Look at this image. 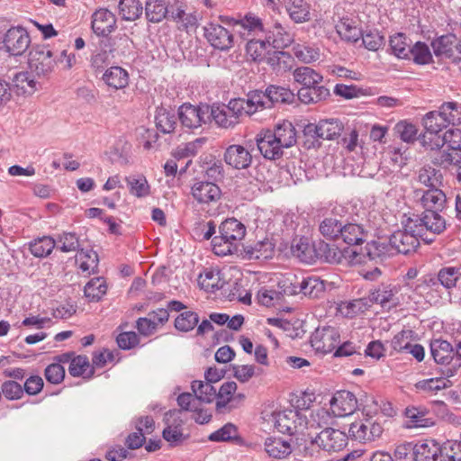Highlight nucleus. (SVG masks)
<instances>
[{
	"instance_id": "nucleus-36",
	"label": "nucleus",
	"mask_w": 461,
	"mask_h": 461,
	"mask_svg": "<svg viewBox=\"0 0 461 461\" xmlns=\"http://www.w3.org/2000/svg\"><path fill=\"white\" fill-rule=\"evenodd\" d=\"M336 31L341 39L347 41L355 42L362 35V32L357 26L356 22L348 17H343L336 24Z\"/></svg>"
},
{
	"instance_id": "nucleus-11",
	"label": "nucleus",
	"mask_w": 461,
	"mask_h": 461,
	"mask_svg": "<svg viewBox=\"0 0 461 461\" xmlns=\"http://www.w3.org/2000/svg\"><path fill=\"white\" fill-rule=\"evenodd\" d=\"M343 131V124L339 119L321 120L318 123H309L304 127L306 137L314 140H334Z\"/></svg>"
},
{
	"instance_id": "nucleus-52",
	"label": "nucleus",
	"mask_w": 461,
	"mask_h": 461,
	"mask_svg": "<svg viewBox=\"0 0 461 461\" xmlns=\"http://www.w3.org/2000/svg\"><path fill=\"white\" fill-rule=\"evenodd\" d=\"M130 193L137 197L147 196L149 194V185L143 176H131L125 178Z\"/></svg>"
},
{
	"instance_id": "nucleus-42",
	"label": "nucleus",
	"mask_w": 461,
	"mask_h": 461,
	"mask_svg": "<svg viewBox=\"0 0 461 461\" xmlns=\"http://www.w3.org/2000/svg\"><path fill=\"white\" fill-rule=\"evenodd\" d=\"M198 284L206 292L214 293L223 287L224 281L221 279L220 271L206 270L199 276Z\"/></svg>"
},
{
	"instance_id": "nucleus-13",
	"label": "nucleus",
	"mask_w": 461,
	"mask_h": 461,
	"mask_svg": "<svg viewBox=\"0 0 461 461\" xmlns=\"http://www.w3.org/2000/svg\"><path fill=\"white\" fill-rule=\"evenodd\" d=\"M339 333L331 326L317 328L311 336L312 347L320 353L331 352L339 343Z\"/></svg>"
},
{
	"instance_id": "nucleus-24",
	"label": "nucleus",
	"mask_w": 461,
	"mask_h": 461,
	"mask_svg": "<svg viewBox=\"0 0 461 461\" xmlns=\"http://www.w3.org/2000/svg\"><path fill=\"white\" fill-rule=\"evenodd\" d=\"M285 8L296 23H303L311 20V5L305 0H285Z\"/></svg>"
},
{
	"instance_id": "nucleus-15",
	"label": "nucleus",
	"mask_w": 461,
	"mask_h": 461,
	"mask_svg": "<svg viewBox=\"0 0 461 461\" xmlns=\"http://www.w3.org/2000/svg\"><path fill=\"white\" fill-rule=\"evenodd\" d=\"M288 281V278L284 281L285 288L283 292L286 295H293L302 293L304 295L315 298L320 296V294H322L325 290L323 281L317 276H309L303 278L300 282H290V285L286 286L285 284Z\"/></svg>"
},
{
	"instance_id": "nucleus-5",
	"label": "nucleus",
	"mask_w": 461,
	"mask_h": 461,
	"mask_svg": "<svg viewBox=\"0 0 461 461\" xmlns=\"http://www.w3.org/2000/svg\"><path fill=\"white\" fill-rule=\"evenodd\" d=\"M248 104L255 113L265 109H270L277 103H292L294 94L285 87L269 86L265 91L256 90L247 95Z\"/></svg>"
},
{
	"instance_id": "nucleus-10",
	"label": "nucleus",
	"mask_w": 461,
	"mask_h": 461,
	"mask_svg": "<svg viewBox=\"0 0 461 461\" xmlns=\"http://www.w3.org/2000/svg\"><path fill=\"white\" fill-rule=\"evenodd\" d=\"M402 229L394 231L390 237V245L395 249L398 253L404 255L411 254L416 251L420 245V234L410 230L409 221L406 219L402 221Z\"/></svg>"
},
{
	"instance_id": "nucleus-14",
	"label": "nucleus",
	"mask_w": 461,
	"mask_h": 461,
	"mask_svg": "<svg viewBox=\"0 0 461 461\" xmlns=\"http://www.w3.org/2000/svg\"><path fill=\"white\" fill-rule=\"evenodd\" d=\"M208 105L194 106L184 104L180 106L178 116L182 125L188 129H197L209 120Z\"/></svg>"
},
{
	"instance_id": "nucleus-60",
	"label": "nucleus",
	"mask_w": 461,
	"mask_h": 461,
	"mask_svg": "<svg viewBox=\"0 0 461 461\" xmlns=\"http://www.w3.org/2000/svg\"><path fill=\"white\" fill-rule=\"evenodd\" d=\"M451 385L450 381L443 377L425 379L416 384V388L425 392H437L448 388Z\"/></svg>"
},
{
	"instance_id": "nucleus-8",
	"label": "nucleus",
	"mask_w": 461,
	"mask_h": 461,
	"mask_svg": "<svg viewBox=\"0 0 461 461\" xmlns=\"http://www.w3.org/2000/svg\"><path fill=\"white\" fill-rule=\"evenodd\" d=\"M29 68L39 77L49 76L57 64L52 51L47 46H35L29 53Z\"/></svg>"
},
{
	"instance_id": "nucleus-64",
	"label": "nucleus",
	"mask_w": 461,
	"mask_h": 461,
	"mask_svg": "<svg viewBox=\"0 0 461 461\" xmlns=\"http://www.w3.org/2000/svg\"><path fill=\"white\" fill-rule=\"evenodd\" d=\"M237 390V384L235 382H226L224 383L218 393H216V397L218 401L216 402L217 408L225 407L228 402L230 401L232 394Z\"/></svg>"
},
{
	"instance_id": "nucleus-63",
	"label": "nucleus",
	"mask_w": 461,
	"mask_h": 461,
	"mask_svg": "<svg viewBox=\"0 0 461 461\" xmlns=\"http://www.w3.org/2000/svg\"><path fill=\"white\" fill-rule=\"evenodd\" d=\"M162 434L164 439L173 447L180 445L186 438L181 431L180 424H168Z\"/></svg>"
},
{
	"instance_id": "nucleus-7",
	"label": "nucleus",
	"mask_w": 461,
	"mask_h": 461,
	"mask_svg": "<svg viewBox=\"0 0 461 461\" xmlns=\"http://www.w3.org/2000/svg\"><path fill=\"white\" fill-rule=\"evenodd\" d=\"M410 230H414L420 237L429 231L433 234H440L446 229L444 218L437 211H424L421 215H413L407 218Z\"/></svg>"
},
{
	"instance_id": "nucleus-17",
	"label": "nucleus",
	"mask_w": 461,
	"mask_h": 461,
	"mask_svg": "<svg viewBox=\"0 0 461 461\" xmlns=\"http://www.w3.org/2000/svg\"><path fill=\"white\" fill-rule=\"evenodd\" d=\"M203 35L214 49L227 50L233 46V35L221 24L207 23L203 27Z\"/></svg>"
},
{
	"instance_id": "nucleus-43",
	"label": "nucleus",
	"mask_w": 461,
	"mask_h": 461,
	"mask_svg": "<svg viewBox=\"0 0 461 461\" xmlns=\"http://www.w3.org/2000/svg\"><path fill=\"white\" fill-rule=\"evenodd\" d=\"M191 387L196 400L202 402L210 403L216 397V389L210 382L194 380L193 381Z\"/></svg>"
},
{
	"instance_id": "nucleus-27",
	"label": "nucleus",
	"mask_w": 461,
	"mask_h": 461,
	"mask_svg": "<svg viewBox=\"0 0 461 461\" xmlns=\"http://www.w3.org/2000/svg\"><path fill=\"white\" fill-rule=\"evenodd\" d=\"M430 352L435 362L440 365L449 364L455 355L452 345L443 339L432 340L430 343Z\"/></svg>"
},
{
	"instance_id": "nucleus-2",
	"label": "nucleus",
	"mask_w": 461,
	"mask_h": 461,
	"mask_svg": "<svg viewBox=\"0 0 461 461\" xmlns=\"http://www.w3.org/2000/svg\"><path fill=\"white\" fill-rule=\"evenodd\" d=\"M219 236L212 240V250L218 256H227L237 250L246 234V227L235 218L225 220L219 226Z\"/></svg>"
},
{
	"instance_id": "nucleus-19",
	"label": "nucleus",
	"mask_w": 461,
	"mask_h": 461,
	"mask_svg": "<svg viewBox=\"0 0 461 461\" xmlns=\"http://www.w3.org/2000/svg\"><path fill=\"white\" fill-rule=\"evenodd\" d=\"M330 408L334 416L343 417L354 413L358 408V402L354 393L343 390L331 398Z\"/></svg>"
},
{
	"instance_id": "nucleus-20",
	"label": "nucleus",
	"mask_w": 461,
	"mask_h": 461,
	"mask_svg": "<svg viewBox=\"0 0 461 461\" xmlns=\"http://www.w3.org/2000/svg\"><path fill=\"white\" fill-rule=\"evenodd\" d=\"M116 16L106 8L96 10L92 15V29L98 36H108L116 28Z\"/></svg>"
},
{
	"instance_id": "nucleus-23",
	"label": "nucleus",
	"mask_w": 461,
	"mask_h": 461,
	"mask_svg": "<svg viewBox=\"0 0 461 461\" xmlns=\"http://www.w3.org/2000/svg\"><path fill=\"white\" fill-rule=\"evenodd\" d=\"M460 273L458 268L453 267H443L439 270L437 278L431 276H426L424 277L422 284L418 285V287L422 288L424 286H433L438 285L439 282L444 287L449 289L456 285Z\"/></svg>"
},
{
	"instance_id": "nucleus-39",
	"label": "nucleus",
	"mask_w": 461,
	"mask_h": 461,
	"mask_svg": "<svg viewBox=\"0 0 461 461\" xmlns=\"http://www.w3.org/2000/svg\"><path fill=\"white\" fill-rule=\"evenodd\" d=\"M405 416L411 422V426L415 428H429L435 423L432 418L428 417V411L426 409L407 408L405 410Z\"/></svg>"
},
{
	"instance_id": "nucleus-50",
	"label": "nucleus",
	"mask_w": 461,
	"mask_h": 461,
	"mask_svg": "<svg viewBox=\"0 0 461 461\" xmlns=\"http://www.w3.org/2000/svg\"><path fill=\"white\" fill-rule=\"evenodd\" d=\"M76 260L79 262L80 269L87 274L94 272L98 266V256L93 250L80 249L76 256Z\"/></svg>"
},
{
	"instance_id": "nucleus-59",
	"label": "nucleus",
	"mask_w": 461,
	"mask_h": 461,
	"mask_svg": "<svg viewBox=\"0 0 461 461\" xmlns=\"http://www.w3.org/2000/svg\"><path fill=\"white\" fill-rule=\"evenodd\" d=\"M56 244L62 252H74L78 250L79 240L73 232H64L58 237Z\"/></svg>"
},
{
	"instance_id": "nucleus-40",
	"label": "nucleus",
	"mask_w": 461,
	"mask_h": 461,
	"mask_svg": "<svg viewBox=\"0 0 461 461\" xmlns=\"http://www.w3.org/2000/svg\"><path fill=\"white\" fill-rule=\"evenodd\" d=\"M413 453L416 461H436L440 448L434 441H426L420 445H415Z\"/></svg>"
},
{
	"instance_id": "nucleus-22",
	"label": "nucleus",
	"mask_w": 461,
	"mask_h": 461,
	"mask_svg": "<svg viewBox=\"0 0 461 461\" xmlns=\"http://www.w3.org/2000/svg\"><path fill=\"white\" fill-rule=\"evenodd\" d=\"M193 197L199 203L217 202L221 195L220 187L212 182L199 181L194 184L191 189Z\"/></svg>"
},
{
	"instance_id": "nucleus-37",
	"label": "nucleus",
	"mask_w": 461,
	"mask_h": 461,
	"mask_svg": "<svg viewBox=\"0 0 461 461\" xmlns=\"http://www.w3.org/2000/svg\"><path fill=\"white\" fill-rule=\"evenodd\" d=\"M422 123L427 131L437 134L448 126L446 117L442 114L441 107L438 111H431L425 114Z\"/></svg>"
},
{
	"instance_id": "nucleus-33",
	"label": "nucleus",
	"mask_w": 461,
	"mask_h": 461,
	"mask_svg": "<svg viewBox=\"0 0 461 461\" xmlns=\"http://www.w3.org/2000/svg\"><path fill=\"white\" fill-rule=\"evenodd\" d=\"M305 412L306 426L305 429H319L330 424L332 416L330 411L324 408H317L315 410H303Z\"/></svg>"
},
{
	"instance_id": "nucleus-6",
	"label": "nucleus",
	"mask_w": 461,
	"mask_h": 461,
	"mask_svg": "<svg viewBox=\"0 0 461 461\" xmlns=\"http://www.w3.org/2000/svg\"><path fill=\"white\" fill-rule=\"evenodd\" d=\"M305 420V412L292 409L276 411L270 418V422L277 431L289 435L303 434L306 426Z\"/></svg>"
},
{
	"instance_id": "nucleus-26",
	"label": "nucleus",
	"mask_w": 461,
	"mask_h": 461,
	"mask_svg": "<svg viewBox=\"0 0 461 461\" xmlns=\"http://www.w3.org/2000/svg\"><path fill=\"white\" fill-rule=\"evenodd\" d=\"M271 133L283 149L291 148L296 143V131L290 122L277 124Z\"/></svg>"
},
{
	"instance_id": "nucleus-32",
	"label": "nucleus",
	"mask_w": 461,
	"mask_h": 461,
	"mask_svg": "<svg viewBox=\"0 0 461 461\" xmlns=\"http://www.w3.org/2000/svg\"><path fill=\"white\" fill-rule=\"evenodd\" d=\"M354 256L353 260L356 263L362 264L367 261H375L384 254V248L378 242H370L365 248H361L359 251L352 250Z\"/></svg>"
},
{
	"instance_id": "nucleus-28",
	"label": "nucleus",
	"mask_w": 461,
	"mask_h": 461,
	"mask_svg": "<svg viewBox=\"0 0 461 461\" xmlns=\"http://www.w3.org/2000/svg\"><path fill=\"white\" fill-rule=\"evenodd\" d=\"M102 79L109 87L115 90L122 89L129 84L128 72L118 66L108 68L104 73Z\"/></svg>"
},
{
	"instance_id": "nucleus-4",
	"label": "nucleus",
	"mask_w": 461,
	"mask_h": 461,
	"mask_svg": "<svg viewBox=\"0 0 461 461\" xmlns=\"http://www.w3.org/2000/svg\"><path fill=\"white\" fill-rule=\"evenodd\" d=\"M291 251L304 263H311L315 256L324 258L329 262H337L340 258L339 251L335 246L320 242L318 249H315L309 239L304 237L293 240Z\"/></svg>"
},
{
	"instance_id": "nucleus-35",
	"label": "nucleus",
	"mask_w": 461,
	"mask_h": 461,
	"mask_svg": "<svg viewBox=\"0 0 461 461\" xmlns=\"http://www.w3.org/2000/svg\"><path fill=\"white\" fill-rule=\"evenodd\" d=\"M265 451L270 457L285 458L292 453L290 443L279 438H268L265 441Z\"/></svg>"
},
{
	"instance_id": "nucleus-21",
	"label": "nucleus",
	"mask_w": 461,
	"mask_h": 461,
	"mask_svg": "<svg viewBox=\"0 0 461 461\" xmlns=\"http://www.w3.org/2000/svg\"><path fill=\"white\" fill-rule=\"evenodd\" d=\"M257 146L265 158L278 159L283 156L284 149L277 143L270 130L261 131L257 136Z\"/></svg>"
},
{
	"instance_id": "nucleus-62",
	"label": "nucleus",
	"mask_w": 461,
	"mask_h": 461,
	"mask_svg": "<svg viewBox=\"0 0 461 461\" xmlns=\"http://www.w3.org/2000/svg\"><path fill=\"white\" fill-rule=\"evenodd\" d=\"M294 55L304 63L316 61L320 58V50L310 45H298L294 48Z\"/></svg>"
},
{
	"instance_id": "nucleus-38",
	"label": "nucleus",
	"mask_w": 461,
	"mask_h": 461,
	"mask_svg": "<svg viewBox=\"0 0 461 461\" xmlns=\"http://www.w3.org/2000/svg\"><path fill=\"white\" fill-rule=\"evenodd\" d=\"M118 11L125 21H136L142 14L143 7L139 0H120Z\"/></svg>"
},
{
	"instance_id": "nucleus-18",
	"label": "nucleus",
	"mask_w": 461,
	"mask_h": 461,
	"mask_svg": "<svg viewBox=\"0 0 461 461\" xmlns=\"http://www.w3.org/2000/svg\"><path fill=\"white\" fill-rule=\"evenodd\" d=\"M225 163L234 169L241 170L250 167L252 155L249 149L242 145H230L223 155Z\"/></svg>"
},
{
	"instance_id": "nucleus-54",
	"label": "nucleus",
	"mask_w": 461,
	"mask_h": 461,
	"mask_svg": "<svg viewBox=\"0 0 461 461\" xmlns=\"http://www.w3.org/2000/svg\"><path fill=\"white\" fill-rule=\"evenodd\" d=\"M199 317L194 312H184L180 313L175 320V327L176 330L187 332L192 330L198 323Z\"/></svg>"
},
{
	"instance_id": "nucleus-57",
	"label": "nucleus",
	"mask_w": 461,
	"mask_h": 461,
	"mask_svg": "<svg viewBox=\"0 0 461 461\" xmlns=\"http://www.w3.org/2000/svg\"><path fill=\"white\" fill-rule=\"evenodd\" d=\"M194 399L193 394L190 393H181L177 397V403L181 407V410H173L168 411L166 414L167 420L169 422L170 419L178 418V415L182 412V411H196L197 408L193 404Z\"/></svg>"
},
{
	"instance_id": "nucleus-12",
	"label": "nucleus",
	"mask_w": 461,
	"mask_h": 461,
	"mask_svg": "<svg viewBox=\"0 0 461 461\" xmlns=\"http://www.w3.org/2000/svg\"><path fill=\"white\" fill-rule=\"evenodd\" d=\"M311 443L327 452H339L347 446L348 437L339 429L325 428L316 437L312 438Z\"/></svg>"
},
{
	"instance_id": "nucleus-16",
	"label": "nucleus",
	"mask_w": 461,
	"mask_h": 461,
	"mask_svg": "<svg viewBox=\"0 0 461 461\" xmlns=\"http://www.w3.org/2000/svg\"><path fill=\"white\" fill-rule=\"evenodd\" d=\"M4 48L13 56L23 55L30 46L29 33L23 27L10 28L4 38Z\"/></svg>"
},
{
	"instance_id": "nucleus-31",
	"label": "nucleus",
	"mask_w": 461,
	"mask_h": 461,
	"mask_svg": "<svg viewBox=\"0 0 461 461\" xmlns=\"http://www.w3.org/2000/svg\"><path fill=\"white\" fill-rule=\"evenodd\" d=\"M342 229L339 238L349 245H357L363 242L369 231V230L366 229L363 225L357 223L344 222Z\"/></svg>"
},
{
	"instance_id": "nucleus-49",
	"label": "nucleus",
	"mask_w": 461,
	"mask_h": 461,
	"mask_svg": "<svg viewBox=\"0 0 461 461\" xmlns=\"http://www.w3.org/2000/svg\"><path fill=\"white\" fill-rule=\"evenodd\" d=\"M155 121L158 130L163 133H170L174 131L176 125V115L163 108L158 110Z\"/></svg>"
},
{
	"instance_id": "nucleus-41",
	"label": "nucleus",
	"mask_w": 461,
	"mask_h": 461,
	"mask_svg": "<svg viewBox=\"0 0 461 461\" xmlns=\"http://www.w3.org/2000/svg\"><path fill=\"white\" fill-rule=\"evenodd\" d=\"M294 80L303 85V87H310L319 85L323 77L309 67H301L294 71Z\"/></svg>"
},
{
	"instance_id": "nucleus-29",
	"label": "nucleus",
	"mask_w": 461,
	"mask_h": 461,
	"mask_svg": "<svg viewBox=\"0 0 461 461\" xmlns=\"http://www.w3.org/2000/svg\"><path fill=\"white\" fill-rule=\"evenodd\" d=\"M297 95L302 103L311 104L326 100L330 95V93L329 88L314 85L310 87H302L298 90Z\"/></svg>"
},
{
	"instance_id": "nucleus-46",
	"label": "nucleus",
	"mask_w": 461,
	"mask_h": 461,
	"mask_svg": "<svg viewBox=\"0 0 461 461\" xmlns=\"http://www.w3.org/2000/svg\"><path fill=\"white\" fill-rule=\"evenodd\" d=\"M13 82L19 94L32 95L37 90L38 83L28 72L16 73Z\"/></svg>"
},
{
	"instance_id": "nucleus-61",
	"label": "nucleus",
	"mask_w": 461,
	"mask_h": 461,
	"mask_svg": "<svg viewBox=\"0 0 461 461\" xmlns=\"http://www.w3.org/2000/svg\"><path fill=\"white\" fill-rule=\"evenodd\" d=\"M394 130L401 140L405 142H413L417 139L418 129L411 122L401 121L395 125Z\"/></svg>"
},
{
	"instance_id": "nucleus-58",
	"label": "nucleus",
	"mask_w": 461,
	"mask_h": 461,
	"mask_svg": "<svg viewBox=\"0 0 461 461\" xmlns=\"http://www.w3.org/2000/svg\"><path fill=\"white\" fill-rule=\"evenodd\" d=\"M442 114L449 124H461V104L447 102L441 104Z\"/></svg>"
},
{
	"instance_id": "nucleus-45",
	"label": "nucleus",
	"mask_w": 461,
	"mask_h": 461,
	"mask_svg": "<svg viewBox=\"0 0 461 461\" xmlns=\"http://www.w3.org/2000/svg\"><path fill=\"white\" fill-rule=\"evenodd\" d=\"M107 291L105 280L103 277L91 279L84 288L85 296L90 301H99Z\"/></svg>"
},
{
	"instance_id": "nucleus-55",
	"label": "nucleus",
	"mask_w": 461,
	"mask_h": 461,
	"mask_svg": "<svg viewBox=\"0 0 461 461\" xmlns=\"http://www.w3.org/2000/svg\"><path fill=\"white\" fill-rule=\"evenodd\" d=\"M395 294L396 291L393 288L381 285L377 289L370 292L369 302L372 303H379L384 306L388 303L393 302Z\"/></svg>"
},
{
	"instance_id": "nucleus-44",
	"label": "nucleus",
	"mask_w": 461,
	"mask_h": 461,
	"mask_svg": "<svg viewBox=\"0 0 461 461\" xmlns=\"http://www.w3.org/2000/svg\"><path fill=\"white\" fill-rule=\"evenodd\" d=\"M147 19L151 23H159L166 18L167 8L163 0H148L145 5Z\"/></svg>"
},
{
	"instance_id": "nucleus-30",
	"label": "nucleus",
	"mask_w": 461,
	"mask_h": 461,
	"mask_svg": "<svg viewBox=\"0 0 461 461\" xmlns=\"http://www.w3.org/2000/svg\"><path fill=\"white\" fill-rule=\"evenodd\" d=\"M344 221L337 215H328L319 224L321 234L327 240H335L339 239Z\"/></svg>"
},
{
	"instance_id": "nucleus-56",
	"label": "nucleus",
	"mask_w": 461,
	"mask_h": 461,
	"mask_svg": "<svg viewBox=\"0 0 461 461\" xmlns=\"http://www.w3.org/2000/svg\"><path fill=\"white\" fill-rule=\"evenodd\" d=\"M410 55L417 64H429L432 60V55L429 46L421 41H417L411 49Z\"/></svg>"
},
{
	"instance_id": "nucleus-1",
	"label": "nucleus",
	"mask_w": 461,
	"mask_h": 461,
	"mask_svg": "<svg viewBox=\"0 0 461 461\" xmlns=\"http://www.w3.org/2000/svg\"><path fill=\"white\" fill-rule=\"evenodd\" d=\"M237 32L243 40H247L246 51L253 60H261L273 47L271 36H267L265 40H255L250 36H258V32H263V24L259 18L247 14L243 19L236 21L234 23Z\"/></svg>"
},
{
	"instance_id": "nucleus-51",
	"label": "nucleus",
	"mask_w": 461,
	"mask_h": 461,
	"mask_svg": "<svg viewBox=\"0 0 461 461\" xmlns=\"http://www.w3.org/2000/svg\"><path fill=\"white\" fill-rule=\"evenodd\" d=\"M390 48L392 52L399 59H408L410 57V43L403 33H397L390 39Z\"/></svg>"
},
{
	"instance_id": "nucleus-3",
	"label": "nucleus",
	"mask_w": 461,
	"mask_h": 461,
	"mask_svg": "<svg viewBox=\"0 0 461 461\" xmlns=\"http://www.w3.org/2000/svg\"><path fill=\"white\" fill-rule=\"evenodd\" d=\"M255 109L248 104V98L231 99L226 105H212L210 107L209 115L217 126L223 129H232L240 122L243 114L252 115Z\"/></svg>"
},
{
	"instance_id": "nucleus-9",
	"label": "nucleus",
	"mask_w": 461,
	"mask_h": 461,
	"mask_svg": "<svg viewBox=\"0 0 461 461\" xmlns=\"http://www.w3.org/2000/svg\"><path fill=\"white\" fill-rule=\"evenodd\" d=\"M348 432L355 440L368 443L379 438L384 432V428L379 421L368 417L351 423Z\"/></svg>"
},
{
	"instance_id": "nucleus-25",
	"label": "nucleus",
	"mask_w": 461,
	"mask_h": 461,
	"mask_svg": "<svg viewBox=\"0 0 461 461\" xmlns=\"http://www.w3.org/2000/svg\"><path fill=\"white\" fill-rule=\"evenodd\" d=\"M420 201L425 211L434 210L439 212L445 207L447 197L441 187H436L423 191Z\"/></svg>"
},
{
	"instance_id": "nucleus-48",
	"label": "nucleus",
	"mask_w": 461,
	"mask_h": 461,
	"mask_svg": "<svg viewBox=\"0 0 461 461\" xmlns=\"http://www.w3.org/2000/svg\"><path fill=\"white\" fill-rule=\"evenodd\" d=\"M56 247V240L50 237L44 236L30 243L32 254L37 258H44L50 254Z\"/></svg>"
},
{
	"instance_id": "nucleus-34",
	"label": "nucleus",
	"mask_w": 461,
	"mask_h": 461,
	"mask_svg": "<svg viewBox=\"0 0 461 461\" xmlns=\"http://www.w3.org/2000/svg\"><path fill=\"white\" fill-rule=\"evenodd\" d=\"M417 181L429 189L443 186V175L440 170L424 166L417 173Z\"/></svg>"
},
{
	"instance_id": "nucleus-47",
	"label": "nucleus",
	"mask_w": 461,
	"mask_h": 461,
	"mask_svg": "<svg viewBox=\"0 0 461 461\" xmlns=\"http://www.w3.org/2000/svg\"><path fill=\"white\" fill-rule=\"evenodd\" d=\"M274 246L268 240L246 248V253L250 259H267L272 258Z\"/></svg>"
},
{
	"instance_id": "nucleus-53",
	"label": "nucleus",
	"mask_w": 461,
	"mask_h": 461,
	"mask_svg": "<svg viewBox=\"0 0 461 461\" xmlns=\"http://www.w3.org/2000/svg\"><path fill=\"white\" fill-rule=\"evenodd\" d=\"M454 42H456V37L454 35L441 36L432 43L435 54L437 56L445 55L448 58L454 57Z\"/></svg>"
}]
</instances>
